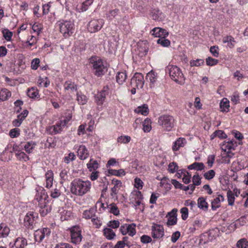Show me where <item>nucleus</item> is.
Here are the masks:
<instances>
[{"label": "nucleus", "instance_id": "nucleus-5", "mask_svg": "<svg viewBox=\"0 0 248 248\" xmlns=\"http://www.w3.org/2000/svg\"><path fill=\"white\" fill-rule=\"evenodd\" d=\"M174 119L170 115H162L158 120V124L166 131H170L174 125Z\"/></svg>", "mask_w": 248, "mask_h": 248}, {"label": "nucleus", "instance_id": "nucleus-3", "mask_svg": "<svg viewBox=\"0 0 248 248\" xmlns=\"http://www.w3.org/2000/svg\"><path fill=\"white\" fill-rule=\"evenodd\" d=\"M166 73H168L170 78L179 84L185 83V78L181 69L176 65L169 64L166 68Z\"/></svg>", "mask_w": 248, "mask_h": 248}, {"label": "nucleus", "instance_id": "nucleus-58", "mask_svg": "<svg viewBox=\"0 0 248 248\" xmlns=\"http://www.w3.org/2000/svg\"><path fill=\"white\" fill-rule=\"evenodd\" d=\"M214 137H217L220 139H225L227 136L225 132L221 130H216L214 132Z\"/></svg>", "mask_w": 248, "mask_h": 248}, {"label": "nucleus", "instance_id": "nucleus-23", "mask_svg": "<svg viewBox=\"0 0 248 248\" xmlns=\"http://www.w3.org/2000/svg\"><path fill=\"white\" fill-rule=\"evenodd\" d=\"M64 89L65 90L74 92L77 91V85L71 81H67L64 84Z\"/></svg>", "mask_w": 248, "mask_h": 248}, {"label": "nucleus", "instance_id": "nucleus-20", "mask_svg": "<svg viewBox=\"0 0 248 248\" xmlns=\"http://www.w3.org/2000/svg\"><path fill=\"white\" fill-rule=\"evenodd\" d=\"M137 49L139 52V55L141 57L145 56L148 51V45L145 42H138L137 44Z\"/></svg>", "mask_w": 248, "mask_h": 248}, {"label": "nucleus", "instance_id": "nucleus-11", "mask_svg": "<svg viewBox=\"0 0 248 248\" xmlns=\"http://www.w3.org/2000/svg\"><path fill=\"white\" fill-rule=\"evenodd\" d=\"M51 231L47 228L38 229L34 233V240L38 243L41 242L46 237L48 238L50 235Z\"/></svg>", "mask_w": 248, "mask_h": 248}, {"label": "nucleus", "instance_id": "nucleus-35", "mask_svg": "<svg viewBox=\"0 0 248 248\" xmlns=\"http://www.w3.org/2000/svg\"><path fill=\"white\" fill-rule=\"evenodd\" d=\"M99 164L96 160L91 159L87 164V166L89 171H95L98 168Z\"/></svg>", "mask_w": 248, "mask_h": 248}, {"label": "nucleus", "instance_id": "nucleus-18", "mask_svg": "<svg viewBox=\"0 0 248 248\" xmlns=\"http://www.w3.org/2000/svg\"><path fill=\"white\" fill-rule=\"evenodd\" d=\"M186 144V140L184 138H179L173 143L172 150L173 152L177 151L181 147H184Z\"/></svg>", "mask_w": 248, "mask_h": 248}, {"label": "nucleus", "instance_id": "nucleus-61", "mask_svg": "<svg viewBox=\"0 0 248 248\" xmlns=\"http://www.w3.org/2000/svg\"><path fill=\"white\" fill-rule=\"evenodd\" d=\"M178 169V166L175 162H173L170 163L169 165L168 170L171 173L175 172L177 171Z\"/></svg>", "mask_w": 248, "mask_h": 248}, {"label": "nucleus", "instance_id": "nucleus-16", "mask_svg": "<svg viewBox=\"0 0 248 248\" xmlns=\"http://www.w3.org/2000/svg\"><path fill=\"white\" fill-rule=\"evenodd\" d=\"M177 209L174 208L170 212H169L166 216L168 217L167 225L168 226H172L177 223Z\"/></svg>", "mask_w": 248, "mask_h": 248}, {"label": "nucleus", "instance_id": "nucleus-59", "mask_svg": "<svg viewBox=\"0 0 248 248\" xmlns=\"http://www.w3.org/2000/svg\"><path fill=\"white\" fill-rule=\"evenodd\" d=\"M119 13V10L118 9H115L114 10H110L107 14V17L109 19H112L115 17Z\"/></svg>", "mask_w": 248, "mask_h": 248}, {"label": "nucleus", "instance_id": "nucleus-15", "mask_svg": "<svg viewBox=\"0 0 248 248\" xmlns=\"http://www.w3.org/2000/svg\"><path fill=\"white\" fill-rule=\"evenodd\" d=\"M136 225L134 223L131 224H124L120 227V231L123 235L128 234L131 236H134L136 232Z\"/></svg>", "mask_w": 248, "mask_h": 248}, {"label": "nucleus", "instance_id": "nucleus-2", "mask_svg": "<svg viewBox=\"0 0 248 248\" xmlns=\"http://www.w3.org/2000/svg\"><path fill=\"white\" fill-rule=\"evenodd\" d=\"M36 192L35 200L38 202V206L40 207L39 212L41 215L42 216H45L51 210V208L47 203L48 195L46 190L42 187L36 188Z\"/></svg>", "mask_w": 248, "mask_h": 248}, {"label": "nucleus", "instance_id": "nucleus-44", "mask_svg": "<svg viewBox=\"0 0 248 248\" xmlns=\"http://www.w3.org/2000/svg\"><path fill=\"white\" fill-rule=\"evenodd\" d=\"M151 120L150 119L146 118L143 122V130L145 132H149L151 129Z\"/></svg>", "mask_w": 248, "mask_h": 248}, {"label": "nucleus", "instance_id": "nucleus-30", "mask_svg": "<svg viewBox=\"0 0 248 248\" xmlns=\"http://www.w3.org/2000/svg\"><path fill=\"white\" fill-rule=\"evenodd\" d=\"M95 216V210L93 208H91L89 210H85L83 213V217L88 219Z\"/></svg>", "mask_w": 248, "mask_h": 248}, {"label": "nucleus", "instance_id": "nucleus-45", "mask_svg": "<svg viewBox=\"0 0 248 248\" xmlns=\"http://www.w3.org/2000/svg\"><path fill=\"white\" fill-rule=\"evenodd\" d=\"M108 173L111 175L117 176H120L121 175L124 176L125 174V172L123 169H120L118 170L109 169L108 170Z\"/></svg>", "mask_w": 248, "mask_h": 248}, {"label": "nucleus", "instance_id": "nucleus-40", "mask_svg": "<svg viewBox=\"0 0 248 248\" xmlns=\"http://www.w3.org/2000/svg\"><path fill=\"white\" fill-rule=\"evenodd\" d=\"M36 144L33 141L28 142L24 145V149L27 153L28 154L32 152L34 150Z\"/></svg>", "mask_w": 248, "mask_h": 248}, {"label": "nucleus", "instance_id": "nucleus-24", "mask_svg": "<svg viewBox=\"0 0 248 248\" xmlns=\"http://www.w3.org/2000/svg\"><path fill=\"white\" fill-rule=\"evenodd\" d=\"M197 204L199 208L204 211H207L208 209V204L204 197H199L198 199Z\"/></svg>", "mask_w": 248, "mask_h": 248}, {"label": "nucleus", "instance_id": "nucleus-6", "mask_svg": "<svg viewBox=\"0 0 248 248\" xmlns=\"http://www.w3.org/2000/svg\"><path fill=\"white\" fill-rule=\"evenodd\" d=\"M219 231L217 228L210 230L200 236V243L201 245L207 244L215 239L219 235Z\"/></svg>", "mask_w": 248, "mask_h": 248}, {"label": "nucleus", "instance_id": "nucleus-13", "mask_svg": "<svg viewBox=\"0 0 248 248\" xmlns=\"http://www.w3.org/2000/svg\"><path fill=\"white\" fill-rule=\"evenodd\" d=\"M108 87L106 86L104 87L101 92L95 95V101L98 106H101L102 105L105 100L106 95L108 93Z\"/></svg>", "mask_w": 248, "mask_h": 248}, {"label": "nucleus", "instance_id": "nucleus-27", "mask_svg": "<svg viewBox=\"0 0 248 248\" xmlns=\"http://www.w3.org/2000/svg\"><path fill=\"white\" fill-rule=\"evenodd\" d=\"M17 57L18 58V65L19 67L18 71L19 73H21L26 67L25 62V58L22 54H18Z\"/></svg>", "mask_w": 248, "mask_h": 248}, {"label": "nucleus", "instance_id": "nucleus-50", "mask_svg": "<svg viewBox=\"0 0 248 248\" xmlns=\"http://www.w3.org/2000/svg\"><path fill=\"white\" fill-rule=\"evenodd\" d=\"M181 174H183V182L186 184H188L190 182L191 175L186 170L182 171Z\"/></svg>", "mask_w": 248, "mask_h": 248}, {"label": "nucleus", "instance_id": "nucleus-17", "mask_svg": "<svg viewBox=\"0 0 248 248\" xmlns=\"http://www.w3.org/2000/svg\"><path fill=\"white\" fill-rule=\"evenodd\" d=\"M151 33L155 37L159 38H165L169 34V32L166 30L160 28H155L151 31Z\"/></svg>", "mask_w": 248, "mask_h": 248}, {"label": "nucleus", "instance_id": "nucleus-4", "mask_svg": "<svg viewBox=\"0 0 248 248\" xmlns=\"http://www.w3.org/2000/svg\"><path fill=\"white\" fill-rule=\"evenodd\" d=\"M90 62L93 68V72L97 77L104 75L107 71V66L103 61L97 57H92Z\"/></svg>", "mask_w": 248, "mask_h": 248}, {"label": "nucleus", "instance_id": "nucleus-37", "mask_svg": "<svg viewBox=\"0 0 248 248\" xmlns=\"http://www.w3.org/2000/svg\"><path fill=\"white\" fill-rule=\"evenodd\" d=\"M135 111L137 113H140L143 115H147L149 112L148 108L147 105H143L138 107L135 109Z\"/></svg>", "mask_w": 248, "mask_h": 248}, {"label": "nucleus", "instance_id": "nucleus-26", "mask_svg": "<svg viewBox=\"0 0 248 248\" xmlns=\"http://www.w3.org/2000/svg\"><path fill=\"white\" fill-rule=\"evenodd\" d=\"M247 221H248V215H245L241 217L236 220L234 223L232 224L231 225L234 226L235 228H237L240 226H243Z\"/></svg>", "mask_w": 248, "mask_h": 248}, {"label": "nucleus", "instance_id": "nucleus-7", "mask_svg": "<svg viewBox=\"0 0 248 248\" xmlns=\"http://www.w3.org/2000/svg\"><path fill=\"white\" fill-rule=\"evenodd\" d=\"M60 31L65 37H67L74 32V23L71 21L62 20L59 23Z\"/></svg>", "mask_w": 248, "mask_h": 248}, {"label": "nucleus", "instance_id": "nucleus-19", "mask_svg": "<svg viewBox=\"0 0 248 248\" xmlns=\"http://www.w3.org/2000/svg\"><path fill=\"white\" fill-rule=\"evenodd\" d=\"M69 119H61L58 121L55 125L53 126L54 133L55 134L60 132L62 129L66 126Z\"/></svg>", "mask_w": 248, "mask_h": 248}, {"label": "nucleus", "instance_id": "nucleus-55", "mask_svg": "<svg viewBox=\"0 0 248 248\" xmlns=\"http://www.w3.org/2000/svg\"><path fill=\"white\" fill-rule=\"evenodd\" d=\"M93 0H86L84 2H83L80 7V10L82 12L86 11L88 7L90 6L93 3Z\"/></svg>", "mask_w": 248, "mask_h": 248}, {"label": "nucleus", "instance_id": "nucleus-48", "mask_svg": "<svg viewBox=\"0 0 248 248\" xmlns=\"http://www.w3.org/2000/svg\"><path fill=\"white\" fill-rule=\"evenodd\" d=\"M131 138L128 136H121L117 139V142L120 143H128L130 142Z\"/></svg>", "mask_w": 248, "mask_h": 248}, {"label": "nucleus", "instance_id": "nucleus-62", "mask_svg": "<svg viewBox=\"0 0 248 248\" xmlns=\"http://www.w3.org/2000/svg\"><path fill=\"white\" fill-rule=\"evenodd\" d=\"M215 172L214 170H211L204 174V178L207 180H211L214 177Z\"/></svg>", "mask_w": 248, "mask_h": 248}, {"label": "nucleus", "instance_id": "nucleus-21", "mask_svg": "<svg viewBox=\"0 0 248 248\" xmlns=\"http://www.w3.org/2000/svg\"><path fill=\"white\" fill-rule=\"evenodd\" d=\"M77 153L78 156L81 160L85 159L89 155L88 150L84 145L79 146Z\"/></svg>", "mask_w": 248, "mask_h": 248}, {"label": "nucleus", "instance_id": "nucleus-1", "mask_svg": "<svg viewBox=\"0 0 248 248\" xmlns=\"http://www.w3.org/2000/svg\"><path fill=\"white\" fill-rule=\"evenodd\" d=\"M91 187V183L89 181L76 178L71 183L70 189L73 194L82 196L90 191Z\"/></svg>", "mask_w": 248, "mask_h": 248}, {"label": "nucleus", "instance_id": "nucleus-53", "mask_svg": "<svg viewBox=\"0 0 248 248\" xmlns=\"http://www.w3.org/2000/svg\"><path fill=\"white\" fill-rule=\"evenodd\" d=\"M50 195L52 198H57L61 195V191L60 188L56 187L52 189Z\"/></svg>", "mask_w": 248, "mask_h": 248}, {"label": "nucleus", "instance_id": "nucleus-31", "mask_svg": "<svg viewBox=\"0 0 248 248\" xmlns=\"http://www.w3.org/2000/svg\"><path fill=\"white\" fill-rule=\"evenodd\" d=\"M107 211L110 213L113 214L115 216H117L119 214V210L114 203H112L110 204H107Z\"/></svg>", "mask_w": 248, "mask_h": 248}, {"label": "nucleus", "instance_id": "nucleus-28", "mask_svg": "<svg viewBox=\"0 0 248 248\" xmlns=\"http://www.w3.org/2000/svg\"><path fill=\"white\" fill-rule=\"evenodd\" d=\"M29 114L27 109H24L22 112L17 116L16 118V127L19 126L23 121L26 118Z\"/></svg>", "mask_w": 248, "mask_h": 248}, {"label": "nucleus", "instance_id": "nucleus-9", "mask_svg": "<svg viewBox=\"0 0 248 248\" xmlns=\"http://www.w3.org/2000/svg\"><path fill=\"white\" fill-rule=\"evenodd\" d=\"M37 219L38 215L37 213L33 212H30L27 213L24 218V226L28 229H34Z\"/></svg>", "mask_w": 248, "mask_h": 248}, {"label": "nucleus", "instance_id": "nucleus-32", "mask_svg": "<svg viewBox=\"0 0 248 248\" xmlns=\"http://www.w3.org/2000/svg\"><path fill=\"white\" fill-rule=\"evenodd\" d=\"M10 232V229L4 224H0V238L6 237Z\"/></svg>", "mask_w": 248, "mask_h": 248}, {"label": "nucleus", "instance_id": "nucleus-60", "mask_svg": "<svg viewBox=\"0 0 248 248\" xmlns=\"http://www.w3.org/2000/svg\"><path fill=\"white\" fill-rule=\"evenodd\" d=\"M95 207H96V208L98 207H99V211L100 212H102V211H105V210L107 211V205L106 206H105V204L102 202V201H101L100 199L96 203Z\"/></svg>", "mask_w": 248, "mask_h": 248}, {"label": "nucleus", "instance_id": "nucleus-46", "mask_svg": "<svg viewBox=\"0 0 248 248\" xmlns=\"http://www.w3.org/2000/svg\"><path fill=\"white\" fill-rule=\"evenodd\" d=\"M60 176L61 178V184H62L66 181H68L69 177L68 175V171L65 169L62 170L60 173Z\"/></svg>", "mask_w": 248, "mask_h": 248}, {"label": "nucleus", "instance_id": "nucleus-36", "mask_svg": "<svg viewBox=\"0 0 248 248\" xmlns=\"http://www.w3.org/2000/svg\"><path fill=\"white\" fill-rule=\"evenodd\" d=\"M126 78L127 75L125 72H118L116 77V81L119 84H123Z\"/></svg>", "mask_w": 248, "mask_h": 248}, {"label": "nucleus", "instance_id": "nucleus-22", "mask_svg": "<svg viewBox=\"0 0 248 248\" xmlns=\"http://www.w3.org/2000/svg\"><path fill=\"white\" fill-rule=\"evenodd\" d=\"M53 172L52 170H48L45 174L46 187L50 188L53 185Z\"/></svg>", "mask_w": 248, "mask_h": 248}, {"label": "nucleus", "instance_id": "nucleus-42", "mask_svg": "<svg viewBox=\"0 0 248 248\" xmlns=\"http://www.w3.org/2000/svg\"><path fill=\"white\" fill-rule=\"evenodd\" d=\"M16 143L14 141L10 142L7 147L5 148V153L11 154L13 155V153L15 151Z\"/></svg>", "mask_w": 248, "mask_h": 248}, {"label": "nucleus", "instance_id": "nucleus-52", "mask_svg": "<svg viewBox=\"0 0 248 248\" xmlns=\"http://www.w3.org/2000/svg\"><path fill=\"white\" fill-rule=\"evenodd\" d=\"M32 30L34 32H36L37 35H39L43 29V25L38 23H34L32 27Z\"/></svg>", "mask_w": 248, "mask_h": 248}, {"label": "nucleus", "instance_id": "nucleus-8", "mask_svg": "<svg viewBox=\"0 0 248 248\" xmlns=\"http://www.w3.org/2000/svg\"><path fill=\"white\" fill-rule=\"evenodd\" d=\"M70 232L71 242L75 245L79 244L82 239L81 229L78 225L74 226L69 229Z\"/></svg>", "mask_w": 248, "mask_h": 248}, {"label": "nucleus", "instance_id": "nucleus-41", "mask_svg": "<svg viewBox=\"0 0 248 248\" xmlns=\"http://www.w3.org/2000/svg\"><path fill=\"white\" fill-rule=\"evenodd\" d=\"M77 100L79 104L84 105L87 102V98L86 96L78 92L77 93Z\"/></svg>", "mask_w": 248, "mask_h": 248}, {"label": "nucleus", "instance_id": "nucleus-29", "mask_svg": "<svg viewBox=\"0 0 248 248\" xmlns=\"http://www.w3.org/2000/svg\"><path fill=\"white\" fill-rule=\"evenodd\" d=\"M221 198L222 201H224V197L221 195H219L217 197L215 198L211 202V208L213 210H216L220 206V200Z\"/></svg>", "mask_w": 248, "mask_h": 248}, {"label": "nucleus", "instance_id": "nucleus-10", "mask_svg": "<svg viewBox=\"0 0 248 248\" xmlns=\"http://www.w3.org/2000/svg\"><path fill=\"white\" fill-rule=\"evenodd\" d=\"M104 24L102 19H93L91 20L88 24V31L91 33H95L100 31Z\"/></svg>", "mask_w": 248, "mask_h": 248}, {"label": "nucleus", "instance_id": "nucleus-49", "mask_svg": "<svg viewBox=\"0 0 248 248\" xmlns=\"http://www.w3.org/2000/svg\"><path fill=\"white\" fill-rule=\"evenodd\" d=\"M27 94L28 96L30 98H34L37 97L38 95V92L37 89L35 88H31L28 90Z\"/></svg>", "mask_w": 248, "mask_h": 248}, {"label": "nucleus", "instance_id": "nucleus-63", "mask_svg": "<svg viewBox=\"0 0 248 248\" xmlns=\"http://www.w3.org/2000/svg\"><path fill=\"white\" fill-rule=\"evenodd\" d=\"M218 62V61L217 59L212 58L210 57H208L206 59V62L207 65L213 66L217 64Z\"/></svg>", "mask_w": 248, "mask_h": 248}, {"label": "nucleus", "instance_id": "nucleus-39", "mask_svg": "<svg viewBox=\"0 0 248 248\" xmlns=\"http://www.w3.org/2000/svg\"><path fill=\"white\" fill-rule=\"evenodd\" d=\"M103 232L106 237L109 240L113 239L115 236V232L110 228H105L103 230Z\"/></svg>", "mask_w": 248, "mask_h": 248}, {"label": "nucleus", "instance_id": "nucleus-56", "mask_svg": "<svg viewBox=\"0 0 248 248\" xmlns=\"http://www.w3.org/2000/svg\"><path fill=\"white\" fill-rule=\"evenodd\" d=\"M157 43L159 44H160L162 46L164 47L169 46L170 44V41L168 39H166L165 38H159L157 40Z\"/></svg>", "mask_w": 248, "mask_h": 248}, {"label": "nucleus", "instance_id": "nucleus-33", "mask_svg": "<svg viewBox=\"0 0 248 248\" xmlns=\"http://www.w3.org/2000/svg\"><path fill=\"white\" fill-rule=\"evenodd\" d=\"M205 166L203 163L195 162L188 166L189 170H204Z\"/></svg>", "mask_w": 248, "mask_h": 248}, {"label": "nucleus", "instance_id": "nucleus-38", "mask_svg": "<svg viewBox=\"0 0 248 248\" xmlns=\"http://www.w3.org/2000/svg\"><path fill=\"white\" fill-rule=\"evenodd\" d=\"M150 15L154 20H160L161 19V12L158 9H152L150 12Z\"/></svg>", "mask_w": 248, "mask_h": 248}, {"label": "nucleus", "instance_id": "nucleus-14", "mask_svg": "<svg viewBox=\"0 0 248 248\" xmlns=\"http://www.w3.org/2000/svg\"><path fill=\"white\" fill-rule=\"evenodd\" d=\"M164 235L163 227L159 224H153L152 226V235L154 238L160 239Z\"/></svg>", "mask_w": 248, "mask_h": 248}, {"label": "nucleus", "instance_id": "nucleus-47", "mask_svg": "<svg viewBox=\"0 0 248 248\" xmlns=\"http://www.w3.org/2000/svg\"><path fill=\"white\" fill-rule=\"evenodd\" d=\"M238 248H248V241L245 238L240 239L237 243Z\"/></svg>", "mask_w": 248, "mask_h": 248}, {"label": "nucleus", "instance_id": "nucleus-51", "mask_svg": "<svg viewBox=\"0 0 248 248\" xmlns=\"http://www.w3.org/2000/svg\"><path fill=\"white\" fill-rule=\"evenodd\" d=\"M227 199L229 205H232L234 203L235 198L234 193L231 190L227 191Z\"/></svg>", "mask_w": 248, "mask_h": 248}, {"label": "nucleus", "instance_id": "nucleus-43", "mask_svg": "<svg viewBox=\"0 0 248 248\" xmlns=\"http://www.w3.org/2000/svg\"><path fill=\"white\" fill-rule=\"evenodd\" d=\"M16 248H24L27 245V240L23 237H18L16 238Z\"/></svg>", "mask_w": 248, "mask_h": 248}, {"label": "nucleus", "instance_id": "nucleus-12", "mask_svg": "<svg viewBox=\"0 0 248 248\" xmlns=\"http://www.w3.org/2000/svg\"><path fill=\"white\" fill-rule=\"evenodd\" d=\"M144 83L143 76L142 74L136 73L131 79V86L141 89Z\"/></svg>", "mask_w": 248, "mask_h": 248}, {"label": "nucleus", "instance_id": "nucleus-64", "mask_svg": "<svg viewBox=\"0 0 248 248\" xmlns=\"http://www.w3.org/2000/svg\"><path fill=\"white\" fill-rule=\"evenodd\" d=\"M3 36L4 38L7 40L9 41L11 40L12 36L13 35V33L11 31H10L8 30H4L2 31Z\"/></svg>", "mask_w": 248, "mask_h": 248}, {"label": "nucleus", "instance_id": "nucleus-34", "mask_svg": "<svg viewBox=\"0 0 248 248\" xmlns=\"http://www.w3.org/2000/svg\"><path fill=\"white\" fill-rule=\"evenodd\" d=\"M229 107V101L226 98H223L220 103V108L221 111L223 112H228Z\"/></svg>", "mask_w": 248, "mask_h": 248}, {"label": "nucleus", "instance_id": "nucleus-57", "mask_svg": "<svg viewBox=\"0 0 248 248\" xmlns=\"http://www.w3.org/2000/svg\"><path fill=\"white\" fill-rule=\"evenodd\" d=\"M134 186L135 187L138 189H141L143 186V182L142 180L138 177H136L134 179Z\"/></svg>", "mask_w": 248, "mask_h": 248}, {"label": "nucleus", "instance_id": "nucleus-54", "mask_svg": "<svg viewBox=\"0 0 248 248\" xmlns=\"http://www.w3.org/2000/svg\"><path fill=\"white\" fill-rule=\"evenodd\" d=\"M61 218L62 220H68L71 216V212L67 210H63L61 212Z\"/></svg>", "mask_w": 248, "mask_h": 248}, {"label": "nucleus", "instance_id": "nucleus-25", "mask_svg": "<svg viewBox=\"0 0 248 248\" xmlns=\"http://www.w3.org/2000/svg\"><path fill=\"white\" fill-rule=\"evenodd\" d=\"M10 91L5 88H0V102L7 100L11 96Z\"/></svg>", "mask_w": 248, "mask_h": 248}]
</instances>
